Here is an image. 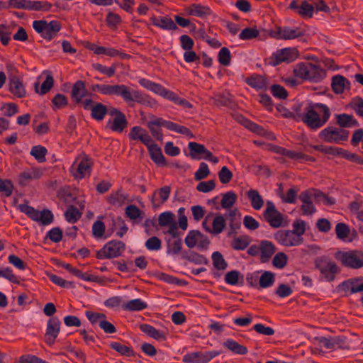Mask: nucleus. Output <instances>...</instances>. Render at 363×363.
Returning <instances> with one entry per match:
<instances>
[{
  "instance_id": "29",
  "label": "nucleus",
  "mask_w": 363,
  "mask_h": 363,
  "mask_svg": "<svg viewBox=\"0 0 363 363\" xmlns=\"http://www.w3.org/2000/svg\"><path fill=\"white\" fill-rule=\"evenodd\" d=\"M152 24L164 30H174L178 28L177 24L170 18L167 16L153 18Z\"/></svg>"
},
{
  "instance_id": "35",
  "label": "nucleus",
  "mask_w": 363,
  "mask_h": 363,
  "mask_svg": "<svg viewBox=\"0 0 363 363\" xmlns=\"http://www.w3.org/2000/svg\"><path fill=\"white\" fill-rule=\"evenodd\" d=\"M140 330L148 335L150 337L155 339V340H165V334L162 333L157 329H155L153 326L148 324H142L140 325Z\"/></svg>"
},
{
  "instance_id": "55",
  "label": "nucleus",
  "mask_w": 363,
  "mask_h": 363,
  "mask_svg": "<svg viewBox=\"0 0 363 363\" xmlns=\"http://www.w3.org/2000/svg\"><path fill=\"white\" fill-rule=\"evenodd\" d=\"M288 257L284 252H278L272 259V264L278 269H283L287 264Z\"/></svg>"
},
{
  "instance_id": "6",
  "label": "nucleus",
  "mask_w": 363,
  "mask_h": 363,
  "mask_svg": "<svg viewBox=\"0 0 363 363\" xmlns=\"http://www.w3.org/2000/svg\"><path fill=\"white\" fill-rule=\"evenodd\" d=\"M315 266L321 276L328 281H333L340 272L337 265L327 257H320L315 260Z\"/></svg>"
},
{
  "instance_id": "53",
  "label": "nucleus",
  "mask_w": 363,
  "mask_h": 363,
  "mask_svg": "<svg viewBox=\"0 0 363 363\" xmlns=\"http://www.w3.org/2000/svg\"><path fill=\"white\" fill-rule=\"evenodd\" d=\"M125 216L130 220H136L137 218H142V215L144 213L135 205L131 204L126 206L125 210Z\"/></svg>"
},
{
  "instance_id": "37",
  "label": "nucleus",
  "mask_w": 363,
  "mask_h": 363,
  "mask_svg": "<svg viewBox=\"0 0 363 363\" xmlns=\"http://www.w3.org/2000/svg\"><path fill=\"white\" fill-rule=\"evenodd\" d=\"M313 199L315 202H323L328 206H332L335 203V199L334 198L329 197L327 194L316 189H313Z\"/></svg>"
},
{
  "instance_id": "41",
  "label": "nucleus",
  "mask_w": 363,
  "mask_h": 363,
  "mask_svg": "<svg viewBox=\"0 0 363 363\" xmlns=\"http://www.w3.org/2000/svg\"><path fill=\"white\" fill-rule=\"evenodd\" d=\"M212 260L213 267L218 270H225L228 267V263L220 252H214L212 254Z\"/></svg>"
},
{
  "instance_id": "9",
  "label": "nucleus",
  "mask_w": 363,
  "mask_h": 363,
  "mask_svg": "<svg viewBox=\"0 0 363 363\" xmlns=\"http://www.w3.org/2000/svg\"><path fill=\"white\" fill-rule=\"evenodd\" d=\"M319 137L326 143H340L348 139L349 131L330 126L323 129L320 133Z\"/></svg>"
},
{
  "instance_id": "49",
  "label": "nucleus",
  "mask_w": 363,
  "mask_h": 363,
  "mask_svg": "<svg viewBox=\"0 0 363 363\" xmlns=\"http://www.w3.org/2000/svg\"><path fill=\"white\" fill-rule=\"evenodd\" d=\"M337 238L342 240H346L350 234L349 226L344 223H338L335 226Z\"/></svg>"
},
{
  "instance_id": "56",
  "label": "nucleus",
  "mask_w": 363,
  "mask_h": 363,
  "mask_svg": "<svg viewBox=\"0 0 363 363\" xmlns=\"http://www.w3.org/2000/svg\"><path fill=\"white\" fill-rule=\"evenodd\" d=\"M298 189L296 186H292L288 190L286 195L280 194L283 202L287 203H294L297 197Z\"/></svg>"
},
{
  "instance_id": "39",
  "label": "nucleus",
  "mask_w": 363,
  "mask_h": 363,
  "mask_svg": "<svg viewBox=\"0 0 363 363\" xmlns=\"http://www.w3.org/2000/svg\"><path fill=\"white\" fill-rule=\"evenodd\" d=\"M166 124L167 125V128L170 130H173L177 133L185 135L188 136L189 138H194V135L192 133V132L188 128H186L185 126L179 125L174 123L172 121H168V123H166Z\"/></svg>"
},
{
  "instance_id": "64",
  "label": "nucleus",
  "mask_w": 363,
  "mask_h": 363,
  "mask_svg": "<svg viewBox=\"0 0 363 363\" xmlns=\"http://www.w3.org/2000/svg\"><path fill=\"white\" fill-rule=\"evenodd\" d=\"M230 52L227 48H222L218 53V61L224 66H227L230 62Z\"/></svg>"
},
{
  "instance_id": "42",
  "label": "nucleus",
  "mask_w": 363,
  "mask_h": 363,
  "mask_svg": "<svg viewBox=\"0 0 363 363\" xmlns=\"http://www.w3.org/2000/svg\"><path fill=\"white\" fill-rule=\"evenodd\" d=\"M147 307V305L139 298L128 301L123 306L124 309L130 311H141Z\"/></svg>"
},
{
  "instance_id": "57",
  "label": "nucleus",
  "mask_w": 363,
  "mask_h": 363,
  "mask_svg": "<svg viewBox=\"0 0 363 363\" xmlns=\"http://www.w3.org/2000/svg\"><path fill=\"white\" fill-rule=\"evenodd\" d=\"M13 185L11 180L1 179L0 178V193L4 196L9 197L13 193Z\"/></svg>"
},
{
  "instance_id": "23",
  "label": "nucleus",
  "mask_w": 363,
  "mask_h": 363,
  "mask_svg": "<svg viewBox=\"0 0 363 363\" xmlns=\"http://www.w3.org/2000/svg\"><path fill=\"white\" fill-rule=\"evenodd\" d=\"M129 137L131 140H140L146 146L152 142L147 131L140 126H134L129 133Z\"/></svg>"
},
{
  "instance_id": "15",
  "label": "nucleus",
  "mask_w": 363,
  "mask_h": 363,
  "mask_svg": "<svg viewBox=\"0 0 363 363\" xmlns=\"http://www.w3.org/2000/svg\"><path fill=\"white\" fill-rule=\"evenodd\" d=\"M78 160H80V162L77 166L76 173L74 174V177L75 178L82 179L85 177L86 174H90L94 162L92 159L84 152H82L76 157L74 163Z\"/></svg>"
},
{
  "instance_id": "48",
  "label": "nucleus",
  "mask_w": 363,
  "mask_h": 363,
  "mask_svg": "<svg viewBox=\"0 0 363 363\" xmlns=\"http://www.w3.org/2000/svg\"><path fill=\"white\" fill-rule=\"evenodd\" d=\"M259 30L256 28L247 27L243 29L239 35V38L242 40H249L257 38Z\"/></svg>"
},
{
  "instance_id": "28",
  "label": "nucleus",
  "mask_w": 363,
  "mask_h": 363,
  "mask_svg": "<svg viewBox=\"0 0 363 363\" xmlns=\"http://www.w3.org/2000/svg\"><path fill=\"white\" fill-rule=\"evenodd\" d=\"M350 82L342 75H336L332 79L333 91L337 94H342L346 88H349Z\"/></svg>"
},
{
  "instance_id": "2",
  "label": "nucleus",
  "mask_w": 363,
  "mask_h": 363,
  "mask_svg": "<svg viewBox=\"0 0 363 363\" xmlns=\"http://www.w3.org/2000/svg\"><path fill=\"white\" fill-rule=\"evenodd\" d=\"M335 258L345 267L359 269L363 267V252L360 250H339L335 254Z\"/></svg>"
},
{
  "instance_id": "59",
  "label": "nucleus",
  "mask_w": 363,
  "mask_h": 363,
  "mask_svg": "<svg viewBox=\"0 0 363 363\" xmlns=\"http://www.w3.org/2000/svg\"><path fill=\"white\" fill-rule=\"evenodd\" d=\"M174 215L169 212L162 213L159 216L158 222L160 226H167L174 223Z\"/></svg>"
},
{
  "instance_id": "50",
  "label": "nucleus",
  "mask_w": 363,
  "mask_h": 363,
  "mask_svg": "<svg viewBox=\"0 0 363 363\" xmlns=\"http://www.w3.org/2000/svg\"><path fill=\"white\" fill-rule=\"evenodd\" d=\"M237 201V195L233 191H228L223 194L221 200V206L223 208H231Z\"/></svg>"
},
{
  "instance_id": "25",
  "label": "nucleus",
  "mask_w": 363,
  "mask_h": 363,
  "mask_svg": "<svg viewBox=\"0 0 363 363\" xmlns=\"http://www.w3.org/2000/svg\"><path fill=\"white\" fill-rule=\"evenodd\" d=\"M147 147L149 150L151 159L156 164L160 166L166 165L165 158L162 153L161 148L157 144L154 143L152 141Z\"/></svg>"
},
{
  "instance_id": "14",
  "label": "nucleus",
  "mask_w": 363,
  "mask_h": 363,
  "mask_svg": "<svg viewBox=\"0 0 363 363\" xmlns=\"http://www.w3.org/2000/svg\"><path fill=\"white\" fill-rule=\"evenodd\" d=\"M108 114L114 116V118L113 121H109L106 126L113 131L121 133L128 125L125 114L113 107L109 108Z\"/></svg>"
},
{
  "instance_id": "20",
  "label": "nucleus",
  "mask_w": 363,
  "mask_h": 363,
  "mask_svg": "<svg viewBox=\"0 0 363 363\" xmlns=\"http://www.w3.org/2000/svg\"><path fill=\"white\" fill-rule=\"evenodd\" d=\"M166 123H168V121H165L162 118H155L147 123V126L152 135L159 141H162L163 140V134L160 127L164 126L167 128V125Z\"/></svg>"
},
{
  "instance_id": "47",
  "label": "nucleus",
  "mask_w": 363,
  "mask_h": 363,
  "mask_svg": "<svg viewBox=\"0 0 363 363\" xmlns=\"http://www.w3.org/2000/svg\"><path fill=\"white\" fill-rule=\"evenodd\" d=\"M47 149L41 145H36L32 147L30 155L39 162H44L46 160Z\"/></svg>"
},
{
  "instance_id": "63",
  "label": "nucleus",
  "mask_w": 363,
  "mask_h": 363,
  "mask_svg": "<svg viewBox=\"0 0 363 363\" xmlns=\"http://www.w3.org/2000/svg\"><path fill=\"white\" fill-rule=\"evenodd\" d=\"M46 238H49L54 242H59L62 239V230L59 228H53L48 231Z\"/></svg>"
},
{
  "instance_id": "22",
  "label": "nucleus",
  "mask_w": 363,
  "mask_h": 363,
  "mask_svg": "<svg viewBox=\"0 0 363 363\" xmlns=\"http://www.w3.org/2000/svg\"><path fill=\"white\" fill-rule=\"evenodd\" d=\"M260 261L262 263L267 262L276 252L274 245L268 240H262L259 243Z\"/></svg>"
},
{
  "instance_id": "17",
  "label": "nucleus",
  "mask_w": 363,
  "mask_h": 363,
  "mask_svg": "<svg viewBox=\"0 0 363 363\" xmlns=\"http://www.w3.org/2000/svg\"><path fill=\"white\" fill-rule=\"evenodd\" d=\"M219 354L220 352L217 351L192 352L184 357V362L189 363H208Z\"/></svg>"
},
{
  "instance_id": "46",
  "label": "nucleus",
  "mask_w": 363,
  "mask_h": 363,
  "mask_svg": "<svg viewBox=\"0 0 363 363\" xmlns=\"http://www.w3.org/2000/svg\"><path fill=\"white\" fill-rule=\"evenodd\" d=\"M81 216L82 213L74 206H69L65 213L66 220L72 223H76L81 218Z\"/></svg>"
},
{
  "instance_id": "1",
  "label": "nucleus",
  "mask_w": 363,
  "mask_h": 363,
  "mask_svg": "<svg viewBox=\"0 0 363 363\" xmlns=\"http://www.w3.org/2000/svg\"><path fill=\"white\" fill-rule=\"evenodd\" d=\"M330 116V109L326 105L315 104L307 108L302 120L311 129H318L328 121Z\"/></svg>"
},
{
  "instance_id": "7",
  "label": "nucleus",
  "mask_w": 363,
  "mask_h": 363,
  "mask_svg": "<svg viewBox=\"0 0 363 363\" xmlns=\"http://www.w3.org/2000/svg\"><path fill=\"white\" fill-rule=\"evenodd\" d=\"M9 6L16 9H25L35 11H48L52 8V4L48 1L31 0H9Z\"/></svg>"
},
{
  "instance_id": "38",
  "label": "nucleus",
  "mask_w": 363,
  "mask_h": 363,
  "mask_svg": "<svg viewBox=\"0 0 363 363\" xmlns=\"http://www.w3.org/2000/svg\"><path fill=\"white\" fill-rule=\"evenodd\" d=\"M246 82L250 86L259 89L265 88L267 86L266 78L262 75L252 76L247 78Z\"/></svg>"
},
{
  "instance_id": "31",
  "label": "nucleus",
  "mask_w": 363,
  "mask_h": 363,
  "mask_svg": "<svg viewBox=\"0 0 363 363\" xmlns=\"http://www.w3.org/2000/svg\"><path fill=\"white\" fill-rule=\"evenodd\" d=\"M247 196L250 200L252 207L255 210H259L263 207L264 201L257 190H249L247 192Z\"/></svg>"
},
{
  "instance_id": "5",
  "label": "nucleus",
  "mask_w": 363,
  "mask_h": 363,
  "mask_svg": "<svg viewBox=\"0 0 363 363\" xmlns=\"http://www.w3.org/2000/svg\"><path fill=\"white\" fill-rule=\"evenodd\" d=\"M18 209L32 220L40 222L43 225H48L53 222V214L50 210L45 209L39 211L26 204L18 205Z\"/></svg>"
},
{
  "instance_id": "26",
  "label": "nucleus",
  "mask_w": 363,
  "mask_h": 363,
  "mask_svg": "<svg viewBox=\"0 0 363 363\" xmlns=\"http://www.w3.org/2000/svg\"><path fill=\"white\" fill-rule=\"evenodd\" d=\"M85 82L81 80L76 82L72 89L71 96L77 104L82 102V99L86 95Z\"/></svg>"
},
{
  "instance_id": "43",
  "label": "nucleus",
  "mask_w": 363,
  "mask_h": 363,
  "mask_svg": "<svg viewBox=\"0 0 363 363\" xmlns=\"http://www.w3.org/2000/svg\"><path fill=\"white\" fill-rule=\"evenodd\" d=\"M54 85V79L49 74L46 77L45 80L43 82L40 91L38 90V83L35 84V91L41 95L47 94Z\"/></svg>"
},
{
  "instance_id": "51",
  "label": "nucleus",
  "mask_w": 363,
  "mask_h": 363,
  "mask_svg": "<svg viewBox=\"0 0 363 363\" xmlns=\"http://www.w3.org/2000/svg\"><path fill=\"white\" fill-rule=\"evenodd\" d=\"M110 347L122 355L126 357H131L134 355V352L130 347L122 345L119 342H111Z\"/></svg>"
},
{
  "instance_id": "13",
  "label": "nucleus",
  "mask_w": 363,
  "mask_h": 363,
  "mask_svg": "<svg viewBox=\"0 0 363 363\" xmlns=\"http://www.w3.org/2000/svg\"><path fill=\"white\" fill-rule=\"evenodd\" d=\"M304 31L298 28L277 27V30H269V35L276 39L292 40L304 35Z\"/></svg>"
},
{
  "instance_id": "19",
  "label": "nucleus",
  "mask_w": 363,
  "mask_h": 363,
  "mask_svg": "<svg viewBox=\"0 0 363 363\" xmlns=\"http://www.w3.org/2000/svg\"><path fill=\"white\" fill-rule=\"evenodd\" d=\"M312 198H313V189H309L300 194L299 199L303 203L301 210L303 215H312L316 211Z\"/></svg>"
},
{
  "instance_id": "60",
  "label": "nucleus",
  "mask_w": 363,
  "mask_h": 363,
  "mask_svg": "<svg viewBox=\"0 0 363 363\" xmlns=\"http://www.w3.org/2000/svg\"><path fill=\"white\" fill-rule=\"evenodd\" d=\"M271 91L274 96L279 99H286L288 96V92L285 88L279 84H274L271 87Z\"/></svg>"
},
{
  "instance_id": "8",
  "label": "nucleus",
  "mask_w": 363,
  "mask_h": 363,
  "mask_svg": "<svg viewBox=\"0 0 363 363\" xmlns=\"http://www.w3.org/2000/svg\"><path fill=\"white\" fill-rule=\"evenodd\" d=\"M125 250V245L120 240H111L107 242L96 252V257L99 259L115 258L120 257Z\"/></svg>"
},
{
  "instance_id": "61",
  "label": "nucleus",
  "mask_w": 363,
  "mask_h": 363,
  "mask_svg": "<svg viewBox=\"0 0 363 363\" xmlns=\"http://www.w3.org/2000/svg\"><path fill=\"white\" fill-rule=\"evenodd\" d=\"M218 178L222 184H228L233 178V173L227 167H223L218 172Z\"/></svg>"
},
{
  "instance_id": "32",
  "label": "nucleus",
  "mask_w": 363,
  "mask_h": 363,
  "mask_svg": "<svg viewBox=\"0 0 363 363\" xmlns=\"http://www.w3.org/2000/svg\"><path fill=\"white\" fill-rule=\"evenodd\" d=\"M223 346L235 354L242 355L248 352V350L245 346L240 345L232 339H228L225 341Z\"/></svg>"
},
{
  "instance_id": "27",
  "label": "nucleus",
  "mask_w": 363,
  "mask_h": 363,
  "mask_svg": "<svg viewBox=\"0 0 363 363\" xmlns=\"http://www.w3.org/2000/svg\"><path fill=\"white\" fill-rule=\"evenodd\" d=\"M325 76L324 70L319 66L308 63L305 80L318 81Z\"/></svg>"
},
{
  "instance_id": "34",
  "label": "nucleus",
  "mask_w": 363,
  "mask_h": 363,
  "mask_svg": "<svg viewBox=\"0 0 363 363\" xmlns=\"http://www.w3.org/2000/svg\"><path fill=\"white\" fill-rule=\"evenodd\" d=\"M108 112L109 109L106 105L101 103H95L92 106L91 116L96 121H102Z\"/></svg>"
},
{
  "instance_id": "12",
  "label": "nucleus",
  "mask_w": 363,
  "mask_h": 363,
  "mask_svg": "<svg viewBox=\"0 0 363 363\" xmlns=\"http://www.w3.org/2000/svg\"><path fill=\"white\" fill-rule=\"evenodd\" d=\"M274 238L279 244L286 247L298 246L303 242V239L299 238L289 230H278L274 233Z\"/></svg>"
},
{
  "instance_id": "10",
  "label": "nucleus",
  "mask_w": 363,
  "mask_h": 363,
  "mask_svg": "<svg viewBox=\"0 0 363 363\" xmlns=\"http://www.w3.org/2000/svg\"><path fill=\"white\" fill-rule=\"evenodd\" d=\"M263 218L274 228L283 226L284 215L276 208L275 205L271 201H267Z\"/></svg>"
},
{
  "instance_id": "36",
  "label": "nucleus",
  "mask_w": 363,
  "mask_h": 363,
  "mask_svg": "<svg viewBox=\"0 0 363 363\" xmlns=\"http://www.w3.org/2000/svg\"><path fill=\"white\" fill-rule=\"evenodd\" d=\"M250 239L247 235L235 238L231 242V247L236 250H243L250 245Z\"/></svg>"
},
{
  "instance_id": "52",
  "label": "nucleus",
  "mask_w": 363,
  "mask_h": 363,
  "mask_svg": "<svg viewBox=\"0 0 363 363\" xmlns=\"http://www.w3.org/2000/svg\"><path fill=\"white\" fill-rule=\"evenodd\" d=\"M225 227V220L221 215H217L213 221V228L211 229V233L219 234L220 233Z\"/></svg>"
},
{
  "instance_id": "3",
  "label": "nucleus",
  "mask_w": 363,
  "mask_h": 363,
  "mask_svg": "<svg viewBox=\"0 0 363 363\" xmlns=\"http://www.w3.org/2000/svg\"><path fill=\"white\" fill-rule=\"evenodd\" d=\"M106 95L121 96L125 102H141L143 96L139 91L132 90L124 84H108Z\"/></svg>"
},
{
  "instance_id": "11",
  "label": "nucleus",
  "mask_w": 363,
  "mask_h": 363,
  "mask_svg": "<svg viewBox=\"0 0 363 363\" xmlns=\"http://www.w3.org/2000/svg\"><path fill=\"white\" fill-rule=\"evenodd\" d=\"M151 91L161 96L162 97L167 99L174 103L181 105L185 108H191L193 107L192 104L188 101L179 97L176 93L166 89L164 86L159 84L155 83Z\"/></svg>"
},
{
  "instance_id": "30",
  "label": "nucleus",
  "mask_w": 363,
  "mask_h": 363,
  "mask_svg": "<svg viewBox=\"0 0 363 363\" xmlns=\"http://www.w3.org/2000/svg\"><path fill=\"white\" fill-rule=\"evenodd\" d=\"M187 12L189 15L201 18L209 16L211 13L210 8L196 4L189 6L187 9Z\"/></svg>"
},
{
  "instance_id": "4",
  "label": "nucleus",
  "mask_w": 363,
  "mask_h": 363,
  "mask_svg": "<svg viewBox=\"0 0 363 363\" xmlns=\"http://www.w3.org/2000/svg\"><path fill=\"white\" fill-rule=\"evenodd\" d=\"M34 30L45 40H50L55 38L61 29V23L57 21L47 22L45 20L34 21Z\"/></svg>"
},
{
  "instance_id": "45",
  "label": "nucleus",
  "mask_w": 363,
  "mask_h": 363,
  "mask_svg": "<svg viewBox=\"0 0 363 363\" xmlns=\"http://www.w3.org/2000/svg\"><path fill=\"white\" fill-rule=\"evenodd\" d=\"M200 237V231L195 230H190L184 240L185 244L188 247L193 248L198 245Z\"/></svg>"
},
{
  "instance_id": "16",
  "label": "nucleus",
  "mask_w": 363,
  "mask_h": 363,
  "mask_svg": "<svg viewBox=\"0 0 363 363\" xmlns=\"http://www.w3.org/2000/svg\"><path fill=\"white\" fill-rule=\"evenodd\" d=\"M188 147L190 150L189 155L193 159H201V157H196V154H203V158L210 161L214 164H217L218 162V158L213 155V154L208 150L203 145L195 143L190 142L188 145Z\"/></svg>"
},
{
  "instance_id": "62",
  "label": "nucleus",
  "mask_w": 363,
  "mask_h": 363,
  "mask_svg": "<svg viewBox=\"0 0 363 363\" xmlns=\"http://www.w3.org/2000/svg\"><path fill=\"white\" fill-rule=\"evenodd\" d=\"M210 174V170L207 164L201 162L199 169L195 172L194 178L197 181H200L206 178Z\"/></svg>"
},
{
  "instance_id": "44",
  "label": "nucleus",
  "mask_w": 363,
  "mask_h": 363,
  "mask_svg": "<svg viewBox=\"0 0 363 363\" xmlns=\"http://www.w3.org/2000/svg\"><path fill=\"white\" fill-rule=\"evenodd\" d=\"M313 11L314 6L305 0L299 6L297 13L303 18H311L313 14Z\"/></svg>"
},
{
  "instance_id": "54",
  "label": "nucleus",
  "mask_w": 363,
  "mask_h": 363,
  "mask_svg": "<svg viewBox=\"0 0 363 363\" xmlns=\"http://www.w3.org/2000/svg\"><path fill=\"white\" fill-rule=\"evenodd\" d=\"M292 226L293 230L291 231L299 238L303 239L302 236L306 230V223L303 220L298 219L293 223Z\"/></svg>"
},
{
  "instance_id": "40",
  "label": "nucleus",
  "mask_w": 363,
  "mask_h": 363,
  "mask_svg": "<svg viewBox=\"0 0 363 363\" xmlns=\"http://www.w3.org/2000/svg\"><path fill=\"white\" fill-rule=\"evenodd\" d=\"M275 274L271 272L265 271L259 278V284L261 288H267L274 284Z\"/></svg>"
},
{
  "instance_id": "21",
  "label": "nucleus",
  "mask_w": 363,
  "mask_h": 363,
  "mask_svg": "<svg viewBox=\"0 0 363 363\" xmlns=\"http://www.w3.org/2000/svg\"><path fill=\"white\" fill-rule=\"evenodd\" d=\"M9 91L18 98H23L26 96V89L23 82L17 76H11L9 79Z\"/></svg>"
},
{
  "instance_id": "33",
  "label": "nucleus",
  "mask_w": 363,
  "mask_h": 363,
  "mask_svg": "<svg viewBox=\"0 0 363 363\" xmlns=\"http://www.w3.org/2000/svg\"><path fill=\"white\" fill-rule=\"evenodd\" d=\"M336 123L341 128H350L352 126H357L358 122L352 116L342 113L336 115Z\"/></svg>"
},
{
  "instance_id": "18",
  "label": "nucleus",
  "mask_w": 363,
  "mask_h": 363,
  "mask_svg": "<svg viewBox=\"0 0 363 363\" xmlns=\"http://www.w3.org/2000/svg\"><path fill=\"white\" fill-rule=\"evenodd\" d=\"M60 330V321L57 317L51 318L47 324L46 333L45 335V342L52 345L58 336Z\"/></svg>"
},
{
  "instance_id": "24",
  "label": "nucleus",
  "mask_w": 363,
  "mask_h": 363,
  "mask_svg": "<svg viewBox=\"0 0 363 363\" xmlns=\"http://www.w3.org/2000/svg\"><path fill=\"white\" fill-rule=\"evenodd\" d=\"M274 55L276 58L274 65H278L282 62L294 61L298 56V52L295 49L284 48L278 51Z\"/></svg>"
},
{
  "instance_id": "58",
  "label": "nucleus",
  "mask_w": 363,
  "mask_h": 363,
  "mask_svg": "<svg viewBox=\"0 0 363 363\" xmlns=\"http://www.w3.org/2000/svg\"><path fill=\"white\" fill-rule=\"evenodd\" d=\"M185 258L186 260L196 264H207L208 263V261L205 256H203L202 255H199L194 252H191Z\"/></svg>"
}]
</instances>
